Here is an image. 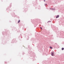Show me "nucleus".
<instances>
[{"label": "nucleus", "mask_w": 64, "mask_h": 64, "mask_svg": "<svg viewBox=\"0 0 64 64\" xmlns=\"http://www.w3.org/2000/svg\"><path fill=\"white\" fill-rule=\"evenodd\" d=\"M54 54L52 52H51V55H52V56H54Z\"/></svg>", "instance_id": "obj_1"}, {"label": "nucleus", "mask_w": 64, "mask_h": 64, "mask_svg": "<svg viewBox=\"0 0 64 64\" xmlns=\"http://www.w3.org/2000/svg\"><path fill=\"white\" fill-rule=\"evenodd\" d=\"M64 48H62V50H64Z\"/></svg>", "instance_id": "obj_3"}, {"label": "nucleus", "mask_w": 64, "mask_h": 64, "mask_svg": "<svg viewBox=\"0 0 64 64\" xmlns=\"http://www.w3.org/2000/svg\"><path fill=\"white\" fill-rule=\"evenodd\" d=\"M44 1H45V0H44Z\"/></svg>", "instance_id": "obj_7"}, {"label": "nucleus", "mask_w": 64, "mask_h": 64, "mask_svg": "<svg viewBox=\"0 0 64 64\" xmlns=\"http://www.w3.org/2000/svg\"><path fill=\"white\" fill-rule=\"evenodd\" d=\"M50 49H52V48L51 47V46H50Z\"/></svg>", "instance_id": "obj_5"}, {"label": "nucleus", "mask_w": 64, "mask_h": 64, "mask_svg": "<svg viewBox=\"0 0 64 64\" xmlns=\"http://www.w3.org/2000/svg\"><path fill=\"white\" fill-rule=\"evenodd\" d=\"M20 22V20H19L18 22V23H19V22Z\"/></svg>", "instance_id": "obj_4"}, {"label": "nucleus", "mask_w": 64, "mask_h": 64, "mask_svg": "<svg viewBox=\"0 0 64 64\" xmlns=\"http://www.w3.org/2000/svg\"><path fill=\"white\" fill-rule=\"evenodd\" d=\"M40 28L41 29H42V28L40 27Z\"/></svg>", "instance_id": "obj_6"}, {"label": "nucleus", "mask_w": 64, "mask_h": 64, "mask_svg": "<svg viewBox=\"0 0 64 64\" xmlns=\"http://www.w3.org/2000/svg\"><path fill=\"white\" fill-rule=\"evenodd\" d=\"M59 17V15H58V16H56V18H58V17Z\"/></svg>", "instance_id": "obj_2"}]
</instances>
